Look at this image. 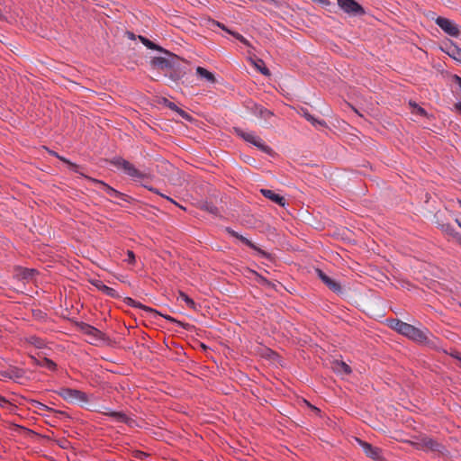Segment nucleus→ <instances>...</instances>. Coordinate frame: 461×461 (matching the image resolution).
I'll return each instance as SVG.
<instances>
[{
  "label": "nucleus",
  "instance_id": "obj_1",
  "mask_svg": "<svg viewBox=\"0 0 461 461\" xmlns=\"http://www.w3.org/2000/svg\"><path fill=\"white\" fill-rule=\"evenodd\" d=\"M388 322L390 328L410 339L420 343H426L428 341L429 331L427 329L420 330L398 319L389 320Z\"/></svg>",
  "mask_w": 461,
  "mask_h": 461
},
{
  "label": "nucleus",
  "instance_id": "obj_2",
  "mask_svg": "<svg viewBox=\"0 0 461 461\" xmlns=\"http://www.w3.org/2000/svg\"><path fill=\"white\" fill-rule=\"evenodd\" d=\"M234 131L238 136L242 138L245 141L253 144L258 149H259L261 151H263L268 155L274 154L273 149L271 147L267 146V144H265L263 140L260 137H258V135H256L254 132L245 131L240 128H234Z\"/></svg>",
  "mask_w": 461,
  "mask_h": 461
},
{
  "label": "nucleus",
  "instance_id": "obj_3",
  "mask_svg": "<svg viewBox=\"0 0 461 461\" xmlns=\"http://www.w3.org/2000/svg\"><path fill=\"white\" fill-rule=\"evenodd\" d=\"M58 394L70 403H86L88 402L86 393L77 389L64 387L58 392Z\"/></svg>",
  "mask_w": 461,
  "mask_h": 461
},
{
  "label": "nucleus",
  "instance_id": "obj_4",
  "mask_svg": "<svg viewBox=\"0 0 461 461\" xmlns=\"http://www.w3.org/2000/svg\"><path fill=\"white\" fill-rule=\"evenodd\" d=\"M429 17L434 20L436 24L447 34L452 37H458L460 35V30L458 25L453 21L441 17L436 16L434 13H432Z\"/></svg>",
  "mask_w": 461,
  "mask_h": 461
},
{
  "label": "nucleus",
  "instance_id": "obj_5",
  "mask_svg": "<svg viewBox=\"0 0 461 461\" xmlns=\"http://www.w3.org/2000/svg\"><path fill=\"white\" fill-rule=\"evenodd\" d=\"M111 163L118 168L122 169L125 174L133 178H143L145 174L137 169L133 164L122 158H114Z\"/></svg>",
  "mask_w": 461,
  "mask_h": 461
},
{
  "label": "nucleus",
  "instance_id": "obj_6",
  "mask_svg": "<svg viewBox=\"0 0 461 461\" xmlns=\"http://www.w3.org/2000/svg\"><path fill=\"white\" fill-rule=\"evenodd\" d=\"M358 445L362 447L366 456L375 461H384V457L382 454V450L379 447H373L368 442H366L360 438H356Z\"/></svg>",
  "mask_w": 461,
  "mask_h": 461
},
{
  "label": "nucleus",
  "instance_id": "obj_7",
  "mask_svg": "<svg viewBox=\"0 0 461 461\" xmlns=\"http://www.w3.org/2000/svg\"><path fill=\"white\" fill-rule=\"evenodd\" d=\"M339 6L346 13L352 15H362L365 14L363 7L355 0H338Z\"/></svg>",
  "mask_w": 461,
  "mask_h": 461
},
{
  "label": "nucleus",
  "instance_id": "obj_8",
  "mask_svg": "<svg viewBox=\"0 0 461 461\" xmlns=\"http://www.w3.org/2000/svg\"><path fill=\"white\" fill-rule=\"evenodd\" d=\"M247 108L253 115L264 119L265 121H267L270 117L273 116L272 112L254 103L249 104Z\"/></svg>",
  "mask_w": 461,
  "mask_h": 461
},
{
  "label": "nucleus",
  "instance_id": "obj_9",
  "mask_svg": "<svg viewBox=\"0 0 461 461\" xmlns=\"http://www.w3.org/2000/svg\"><path fill=\"white\" fill-rule=\"evenodd\" d=\"M129 300L131 302V305H132L133 307H136V308H140L143 311L151 313V315L154 316V317H156V316H162L166 320H167V321H169L171 322H176V323L181 324L180 321H176V319H174L173 317H171L169 315H164V314L160 313L159 312H158L157 310L152 309V308H150L149 306L143 305L140 303H137V302L133 301L132 299H129Z\"/></svg>",
  "mask_w": 461,
  "mask_h": 461
},
{
  "label": "nucleus",
  "instance_id": "obj_10",
  "mask_svg": "<svg viewBox=\"0 0 461 461\" xmlns=\"http://www.w3.org/2000/svg\"><path fill=\"white\" fill-rule=\"evenodd\" d=\"M100 412L105 416L111 417L113 420L117 422L128 423L130 420L129 417L124 412L112 411L107 407H104L103 411H101Z\"/></svg>",
  "mask_w": 461,
  "mask_h": 461
},
{
  "label": "nucleus",
  "instance_id": "obj_11",
  "mask_svg": "<svg viewBox=\"0 0 461 461\" xmlns=\"http://www.w3.org/2000/svg\"><path fill=\"white\" fill-rule=\"evenodd\" d=\"M318 276L320 279L333 292L339 293L341 291L340 285L335 280L329 277L321 269L316 270Z\"/></svg>",
  "mask_w": 461,
  "mask_h": 461
},
{
  "label": "nucleus",
  "instance_id": "obj_12",
  "mask_svg": "<svg viewBox=\"0 0 461 461\" xmlns=\"http://www.w3.org/2000/svg\"><path fill=\"white\" fill-rule=\"evenodd\" d=\"M79 328L84 334L90 336L95 341H97L103 338V333L89 324L82 322L79 324Z\"/></svg>",
  "mask_w": 461,
  "mask_h": 461
},
{
  "label": "nucleus",
  "instance_id": "obj_13",
  "mask_svg": "<svg viewBox=\"0 0 461 461\" xmlns=\"http://www.w3.org/2000/svg\"><path fill=\"white\" fill-rule=\"evenodd\" d=\"M91 284L95 287H96L99 291L103 292L104 294H105L108 296H111L113 298L119 297L117 292L113 288L105 285L101 280H98V279L92 280Z\"/></svg>",
  "mask_w": 461,
  "mask_h": 461
},
{
  "label": "nucleus",
  "instance_id": "obj_14",
  "mask_svg": "<svg viewBox=\"0 0 461 461\" xmlns=\"http://www.w3.org/2000/svg\"><path fill=\"white\" fill-rule=\"evenodd\" d=\"M32 406L35 408V411L40 414H44L43 411H48L56 415H65V412L61 411L54 410L50 407H48L47 405L38 402V401H32Z\"/></svg>",
  "mask_w": 461,
  "mask_h": 461
},
{
  "label": "nucleus",
  "instance_id": "obj_15",
  "mask_svg": "<svg viewBox=\"0 0 461 461\" xmlns=\"http://www.w3.org/2000/svg\"><path fill=\"white\" fill-rule=\"evenodd\" d=\"M0 375L2 377L16 380L23 377V371L22 369L12 366L5 370L0 371Z\"/></svg>",
  "mask_w": 461,
  "mask_h": 461
},
{
  "label": "nucleus",
  "instance_id": "obj_16",
  "mask_svg": "<svg viewBox=\"0 0 461 461\" xmlns=\"http://www.w3.org/2000/svg\"><path fill=\"white\" fill-rule=\"evenodd\" d=\"M260 192L266 198H268L269 200L273 201L274 203L281 206H285V199L283 196L274 193L272 190L269 189H261Z\"/></svg>",
  "mask_w": 461,
  "mask_h": 461
},
{
  "label": "nucleus",
  "instance_id": "obj_17",
  "mask_svg": "<svg viewBox=\"0 0 461 461\" xmlns=\"http://www.w3.org/2000/svg\"><path fill=\"white\" fill-rule=\"evenodd\" d=\"M95 182L99 185L101 187H102V190L107 194L109 195L110 197L112 198H121L122 196V194L120 193L119 191L113 189V187H111L110 185H108L107 184L104 183L103 181H100V180H95Z\"/></svg>",
  "mask_w": 461,
  "mask_h": 461
},
{
  "label": "nucleus",
  "instance_id": "obj_18",
  "mask_svg": "<svg viewBox=\"0 0 461 461\" xmlns=\"http://www.w3.org/2000/svg\"><path fill=\"white\" fill-rule=\"evenodd\" d=\"M196 74L198 75L199 77L206 80L207 82H210L212 84H214L216 82L215 76L212 72L205 69L204 68L197 67Z\"/></svg>",
  "mask_w": 461,
  "mask_h": 461
},
{
  "label": "nucleus",
  "instance_id": "obj_19",
  "mask_svg": "<svg viewBox=\"0 0 461 461\" xmlns=\"http://www.w3.org/2000/svg\"><path fill=\"white\" fill-rule=\"evenodd\" d=\"M151 64L158 68L167 69L172 67V63L169 59L164 57H155L151 60Z\"/></svg>",
  "mask_w": 461,
  "mask_h": 461
},
{
  "label": "nucleus",
  "instance_id": "obj_20",
  "mask_svg": "<svg viewBox=\"0 0 461 461\" xmlns=\"http://www.w3.org/2000/svg\"><path fill=\"white\" fill-rule=\"evenodd\" d=\"M332 369L340 375H348L351 373V368L348 365L342 361H336L332 364Z\"/></svg>",
  "mask_w": 461,
  "mask_h": 461
},
{
  "label": "nucleus",
  "instance_id": "obj_21",
  "mask_svg": "<svg viewBox=\"0 0 461 461\" xmlns=\"http://www.w3.org/2000/svg\"><path fill=\"white\" fill-rule=\"evenodd\" d=\"M423 446L432 451H441L442 445L433 440L430 438H425L422 439Z\"/></svg>",
  "mask_w": 461,
  "mask_h": 461
},
{
  "label": "nucleus",
  "instance_id": "obj_22",
  "mask_svg": "<svg viewBox=\"0 0 461 461\" xmlns=\"http://www.w3.org/2000/svg\"><path fill=\"white\" fill-rule=\"evenodd\" d=\"M255 68L264 76H270V71L265 67V63L261 59H250Z\"/></svg>",
  "mask_w": 461,
  "mask_h": 461
},
{
  "label": "nucleus",
  "instance_id": "obj_23",
  "mask_svg": "<svg viewBox=\"0 0 461 461\" xmlns=\"http://www.w3.org/2000/svg\"><path fill=\"white\" fill-rule=\"evenodd\" d=\"M303 115L308 122H310L315 127H324L326 125V122L323 120L316 119L307 111H303Z\"/></svg>",
  "mask_w": 461,
  "mask_h": 461
},
{
  "label": "nucleus",
  "instance_id": "obj_24",
  "mask_svg": "<svg viewBox=\"0 0 461 461\" xmlns=\"http://www.w3.org/2000/svg\"><path fill=\"white\" fill-rule=\"evenodd\" d=\"M34 361H35L36 365L42 366V367H46L49 370H55L57 367V365L51 359H49L47 357H43L41 359L34 358Z\"/></svg>",
  "mask_w": 461,
  "mask_h": 461
},
{
  "label": "nucleus",
  "instance_id": "obj_25",
  "mask_svg": "<svg viewBox=\"0 0 461 461\" xmlns=\"http://www.w3.org/2000/svg\"><path fill=\"white\" fill-rule=\"evenodd\" d=\"M226 231L229 234H230L232 237H235V238L239 239L241 242H243L247 246L250 247L251 249H257L256 246L250 240H249L247 238L243 237L242 235H240L235 230L230 229V228H227Z\"/></svg>",
  "mask_w": 461,
  "mask_h": 461
},
{
  "label": "nucleus",
  "instance_id": "obj_26",
  "mask_svg": "<svg viewBox=\"0 0 461 461\" xmlns=\"http://www.w3.org/2000/svg\"><path fill=\"white\" fill-rule=\"evenodd\" d=\"M447 54L454 59L461 62V49L455 44H451L447 48Z\"/></svg>",
  "mask_w": 461,
  "mask_h": 461
},
{
  "label": "nucleus",
  "instance_id": "obj_27",
  "mask_svg": "<svg viewBox=\"0 0 461 461\" xmlns=\"http://www.w3.org/2000/svg\"><path fill=\"white\" fill-rule=\"evenodd\" d=\"M180 299H182L185 303L186 305L191 308V309H194L195 310L196 308V304L194 302L193 299H191L187 294H185V293L183 292H180L179 293V297Z\"/></svg>",
  "mask_w": 461,
  "mask_h": 461
},
{
  "label": "nucleus",
  "instance_id": "obj_28",
  "mask_svg": "<svg viewBox=\"0 0 461 461\" xmlns=\"http://www.w3.org/2000/svg\"><path fill=\"white\" fill-rule=\"evenodd\" d=\"M167 107L170 108L172 111H176L178 114H180L183 118L188 119L189 115L187 113H185L184 110L178 108L174 103L168 102Z\"/></svg>",
  "mask_w": 461,
  "mask_h": 461
},
{
  "label": "nucleus",
  "instance_id": "obj_29",
  "mask_svg": "<svg viewBox=\"0 0 461 461\" xmlns=\"http://www.w3.org/2000/svg\"><path fill=\"white\" fill-rule=\"evenodd\" d=\"M202 209H203L204 211L212 213V214H214V215H217L218 214V208L216 206H214L213 204L212 203H205L203 204L202 206Z\"/></svg>",
  "mask_w": 461,
  "mask_h": 461
},
{
  "label": "nucleus",
  "instance_id": "obj_30",
  "mask_svg": "<svg viewBox=\"0 0 461 461\" xmlns=\"http://www.w3.org/2000/svg\"><path fill=\"white\" fill-rule=\"evenodd\" d=\"M140 41L143 42V44L148 47L149 49L150 50H161V48H159L158 46H157L155 43H153L152 41H150L149 40L142 37V36H140Z\"/></svg>",
  "mask_w": 461,
  "mask_h": 461
},
{
  "label": "nucleus",
  "instance_id": "obj_31",
  "mask_svg": "<svg viewBox=\"0 0 461 461\" xmlns=\"http://www.w3.org/2000/svg\"><path fill=\"white\" fill-rule=\"evenodd\" d=\"M35 273L34 269H24L23 271V278L24 279H30L32 277L33 274Z\"/></svg>",
  "mask_w": 461,
  "mask_h": 461
},
{
  "label": "nucleus",
  "instance_id": "obj_32",
  "mask_svg": "<svg viewBox=\"0 0 461 461\" xmlns=\"http://www.w3.org/2000/svg\"><path fill=\"white\" fill-rule=\"evenodd\" d=\"M129 264H134L135 263V255L133 251L128 250L127 251V258L125 259Z\"/></svg>",
  "mask_w": 461,
  "mask_h": 461
},
{
  "label": "nucleus",
  "instance_id": "obj_33",
  "mask_svg": "<svg viewBox=\"0 0 461 461\" xmlns=\"http://www.w3.org/2000/svg\"><path fill=\"white\" fill-rule=\"evenodd\" d=\"M0 406L4 408L12 407V404L3 396H0Z\"/></svg>",
  "mask_w": 461,
  "mask_h": 461
},
{
  "label": "nucleus",
  "instance_id": "obj_34",
  "mask_svg": "<svg viewBox=\"0 0 461 461\" xmlns=\"http://www.w3.org/2000/svg\"><path fill=\"white\" fill-rule=\"evenodd\" d=\"M238 39L240 42H242L245 45H249V41L240 34L239 33H232Z\"/></svg>",
  "mask_w": 461,
  "mask_h": 461
},
{
  "label": "nucleus",
  "instance_id": "obj_35",
  "mask_svg": "<svg viewBox=\"0 0 461 461\" xmlns=\"http://www.w3.org/2000/svg\"><path fill=\"white\" fill-rule=\"evenodd\" d=\"M58 442H59V445L60 447H62V448L68 447L69 442L67 439L62 438V439L59 440Z\"/></svg>",
  "mask_w": 461,
  "mask_h": 461
},
{
  "label": "nucleus",
  "instance_id": "obj_36",
  "mask_svg": "<svg viewBox=\"0 0 461 461\" xmlns=\"http://www.w3.org/2000/svg\"><path fill=\"white\" fill-rule=\"evenodd\" d=\"M444 230H445V231H447V232H448V233H449V234H451V235H454V230H453V228H452L451 226H449V225H446V226H444Z\"/></svg>",
  "mask_w": 461,
  "mask_h": 461
},
{
  "label": "nucleus",
  "instance_id": "obj_37",
  "mask_svg": "<svg viewBox=\"0 0 461 461\" xmlns=\"http://www.w3.org/2000/svg\"><path fill=\"white\" fill-rule=\"evenodd\" d=\"M452 356L461 362V355H460V353L456 352L455 354H452Z\"/></svg>",
  "mask_w": 461,
  "mask_h": 461
},
{
  "label": "nucleus",
  "instance_id": "obj_38",
  "mask_svg": "<svg viewBox=\"0 0 461 461\" xmlns=\"http://www.w3.org/2000/svg\"><path fill=\"white\" fill-rule=\"evenodd\" d=\"M456 109L461 113V102L455 104Z\"/></svg>",
  "mask_w": 461,
  "mask_h": 461
},
{
  "label": "nucleus",
  "instance_id": "obj_39",
  "mask_svg": "<svg viewBox=\"0 0 461 461\" xmlns=\"http://www.w3.org/2000/svg\"><path fill=\"white\" fill-rule=\"evenodd\" d=\"M35 341H36V342H35V345H36L38 348L41 347V345H42V341H41V340H40V339H35Z\"/></svg>",
  "mask_w": 461,
  "mask_h": 461
},
{
  "label": "nucleus",
  "instance_id": "obj_40",
  "mask_svg": "<svg viewBox=\"0 0 461 461\" xmlns=\"http://www.w3.org/2000/svg\"><path fill=\"white\" fill-rule=\"evenodd\" d=\"M456 222L461 228V217L456 219Z\"/></svg>",
  "mask_w": 461,
  "mask_h": 461
},
{
  "label": "nucleus",
  "instance_id": "obj_41",
  "mask_svg": "<svg viewBox=\"0 0 461 461\" xmlns=\"http://www.w3.org/2000/svg\"><path fill=\"white\" fill-rule=\"evenodd\" d=\"M217 26L221 27V29L225 30L224 25L221 24L220 23H216Z\"/></svg>",
  "mask_w": 461,
  "mask_h": 461
},
{
  "label": "nucleus",
  "instance_id": "obj_42",
  "mask_svg": "<svg viewBox=\"0 0 461 461\" xmlns=\"http://www.w3.org/2000/svg\"><path fill=\"white\" fill-rule=\"evenodd\" d=\"M419 113H420V114H424V113H425V111H424V109H422V108H419Z\"/></svg>",
  "mask_w": 461,
  "mask_h": 461
},
{
  "label": "nucleus",
  "instance_id": "obj_43",
  "mask_svg": "<svg viewBox=\"0 0 461 461\" xmlns=\"http://www.w3.org/2000/svg\"><path fill=\"white\" fill-rule=\"evenodd\" d=\"M167 200H169L170 202H172V203H176L173 201V199H170L169 197H167Z\"/></svg>",
  "mask_w": 461,
  "mask_h": 461
},
{
  "label": "nucleus",
  "instance_id": "obj_44",
  "mask_svg": "<svg viewBox=\"0 0 461 461\" xmlns=\"http://www.w3.org/2000/svg\"><path fill=\"white\" fill-rule=\"evenodd\" d=\"M150 191H153L155 193H158V191L154 190L153 188H150Z\"/></svg>",
  "mask_w": 461,
  "mask_h": 461
},
{
  "label": "nucleus",
  "instance_id": "obj_45",
  "mask_svg": "<svg viewBox=\"0 0 461 461\" xmlns=\"http://www.w3.org/2000/svg\"><path fill=\"white\" fill-rule=\"evenodd\" d=\"M459 204H460V207H461V201H459Z\"/></svg>",
  "mask_w": 461,
  "mask_h": 461
}]
</instances>
